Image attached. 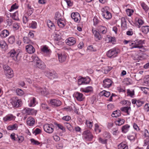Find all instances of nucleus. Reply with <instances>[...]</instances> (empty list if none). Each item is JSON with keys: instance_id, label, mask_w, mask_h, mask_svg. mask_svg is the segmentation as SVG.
I'll return each instance as SVG.
<instances>
[{"instance_id": "obj_1", "label": "nucleus", "mask_w": 149, "mask_h": 149, "mask_svg": "<svg viewBox=\"0 0 149 149\" xmlns=\"http://www.w3.org/2000/svg\"><path fill=\"white\" fill-rule=\"evenodd\" d=\"M32 59L35 62L37 67L40 69H44L46 67V65L44 62H42L38 57L36 55H34L32 56Z\"/></svg>"}, {"instance_id": "obj_2", "label": "nucleus", "mask_w": 149, "mask_h": 149, "mask_svg": "<svg viewBox=\"0 0 149 149\" xmlns=\"http://www.w3.org/2000/svg\"><path fill=\"white\" fill-rule=\"evenodd\" d=\"M3 68L6 76L8 78H11L13 76V70L8 65H3Z\"/></svg>"}, {"instance_id": "obj_3", "label": "nucleus", "mask_w": 149, "mask_h": 149, "mask_svg": "<svg viewBox=\"0 0 149 149\" xmlns=\"http://www.w3.org/2000/svg\"><path fill=\"white\" fill-rule=\"evenodd\" d=\"M20 52L19 50L16 51L15 49H12L8 53V55L13 58V59L15 61H17L18 60V56L19 55Z\"/></svg>"}, {"instance_id": "obj_4", "label": "nucleus", "mask_w": 149, "mask_h": 149, "mask_svg": "<svg viewBox=\"0 0 149 149\" xmlns=\"http://www.w3.org/2000/svg\"><path fill=\"white\" fill-rule=\"evenodd\" d=\"M11 103L15 107L18 108L21 107L22 103L20 99L16 97H13L12 98Z\"/></svg>"}, {"instance_id": "obj_5", "label": "nucleus", "mask_w": 149, "mask_h": 149, "mask_svg": "<svg viewBox=\"0 0 149 149\" xmlns=\"http://www.w3.org/2000/svg\"><path fill=\"white\" fill-rule=\"evenodd\" d=\"M118 52L115 48L110 49L107 53V56L110 58H113L117 56Z\"/></svg>"}, {"instance_id": "obj_6", "label": "nucleus", "mask_w": 149, "mask_h": 149, "mask_svg": "<svg viewBox=\"0 0 149 149\" xmlns=\"http://www.w3.org/2000/svg\"><path fill=\"white\" fill-rule=\"evenodd\" d=\"M43 128L46 132L51 134L54 131V126L52 124H45L44 125Z\"/></svg>"}, {"instance_id": "obj_7", "label": "nucleus", "mask_w": 149, "mask_h": 149, "mask_svg": "<svg viewBox=\"0 0 149 149\" xmlns=\"http://www.w3.org/2000/svg\"><path fill=\"white\" fill-rule=\"evenodd\" d=\"M93 136L89 130L84 131V140L91 141L93 139Z\"/></svg>"}, {"instance_id": "obj_8", "label": "nucleus", "mask_w": 149, "mask_h": 149, "mask_svg": "<svg viewBox=\"0 0 149 149\" xmlns=\"http://www.w3.org/2000/svg\"><path fill=\"white\" fill-rule=\"evenodd\" d=\"M36 91L41 95H47L49 94V92L46 88H42L39 86L36 87Z\"/></svg>"}, {"instance_id": "obj_9", "label": "nucleus", "mask_w": 149, "mask_h": 149, "mask_svg": "<svg viewBox=\"0 0 149 149\" xmlns=\"http://www.w3.org/2000/svg\"><path fill=\"white\" fill-rule=\"evenodd\" d=\"M48 77L52 80H54L56 81L58 78V76L57 74L55 72H48L47 74Z\"/></svg>"}, {"instance_id": "obj_10", "label": "nucleus", "mask_w": 149, "mask_h": 149, "mask_svg": "<svg viewBox=\"0 0 149 149\" xmlns=\"http://www.w3.org/2000/svg\"><path fill=\"white\" fill-rule=\"evenodd\" d=\"M135 41L136 42V46L133 47L141 49L143 47V44L145 43L144 40L137 39Z\"/></svg>"}, {"instance_id": "obj_11", "label": "nucleus", "mask_w": 149, "mask_h": 149, "mask_svg": "<svg viewBox=\"0 0 149 149\" xmlns=\"http://www.w3.org/2000/svg\"><path fill=\"white\" fill-rule=\"evenodd\" d=\"M49 103L55 107H58L61 104L60 101L55 99H51L50 100Z\"/></svg>"}, {"instance_id": "obj_12", "label": "nucleus", "mask_w": 149, "mask_h": 149, "mask_svg": "<svg viewBox=\"0 0 149 149\" xmlns=\"http://www.w3.org/2000/svg\"><path fill=\"white\" fill-rule=\"evenodd\" d=\"M112 81L109 79H107L103 81V86L104 88H109L111 85Z\"/></svg>"}, {"instance_id": "obj_13", "label": "nucleus", "mask_w": 149, "mask_h": 149, "mask_svg": "<svg viewBox=\"0 0 149 149\" xmlns=\"http://www.w3.org/2000/svg\"><path fill=\"white\" fill-rule=\"evenodd\" d=\"M26 52L30 54L34 53L35 51V48L32 45H28L26 47Z\"/></svg>"}, {"instance_id": "obj_14", "label": "nucleus", "mask_w": 149, "mask_h": 149, "mask_svg": "<svg viewBox=\"0 0 149 149\" xmlns=\"http://www.w3.org/2000/svg\"><path fill=\"white\" fill-rule=\"evenodd\" d=\"M58 57L60 62L63 63L66 60L67 55L64 53L58 54Z\"/></svg>"}, {"instance_id": "obj_15", "label": "nucleus", "mask_w": 149, "mask_h": 149, "mask_svg": "<svg viewBox=\"0 0 149 149\" xmlns=\"http://www.w3.org/2000/svg\"><path fill=\"white\" fill-rule=\"evenodd\" d=\"M71 18L75 22H77L80 18V15L78 13H72L71 15Z\"/></svg>"}, {"instance_id": "obj_16", "label": "nucleus", "mask_w": 149, "mask_h": 149, "mask_svg": "<svg viewBox=\"0 0 149 149\" xmlns=\"http://www.w3.org/2000/svg\"><path fill=\"white\" fill-rule=\"evenodd\" d=\"M66 43L67 45L70 46L73 45L76 42L74 38H69L66 40Z\"/></svg>"}, {"instance_id": "obj_17", "label": "nucleus", "mask_w": 149, "mask_h": 149, "mask_svg": "<svg viewBox=\"0 0 149 149\" xmlns=\"http://www.w3.org/2000/svg\"><path fill=\"white\" fill-rule=\"evenodd\" d=\"M130 126L128 124H126L123 126L121 128L122 132L123 133L127 132L129 130Z\"/></svg>"}, {"instance_id": "obj_18", "label": "nucleus", "mask_w": 149, "mask_h": 149, "mask_svg": "<svg viewBox=\"0 0 149 149\" xmlns=\"http://www.w3.org/2000/svg\"><path fill=\"white\" fill-rule=\"evenodd\" d=\"M14 118V117L12 115H8L3 118V120L5 122L13 120Z\"/></svg>"}, {"instance_id": "obj_19", "label": "nucleus", "mask_w": 149, "mask_h": 149, "mask_svg": "<svg viewBox=\"0 0 149 149\" xmlns=\"http://www.w3.org/2000/svg\"><path fill=\"white\" fill-rule=\"evenodd\" d=\"M35 120L32 117H29L28 118L27 121V123L28 125L30 126H32L35 124Z\"/></svg>"}, {"instance_id": "obj_20", "label": "nucleus", "mask_w": 149, "mask_h": 149, "mask_svg": "<svg viewBox=\"0 0 149 149\" xmlns=\"http://www.w3.org/2000/svg\"><path fill=\"white\" fill-rule=\"evenodd\" d=\"M24 111H25V113L28 115H33L34 113V110L33 109L29 108H26L24 110Z\"/></svg>"}, {"instance_id": "obj_21", "label": "nucleus", "mask_w": 149, "mask_h": 149, "mask_svg": "<svg viewBox=\"0 0 149 149\" xmlns=\"http://www.w3.org/2000/svg\"><path fill=\"white\" fill-rule=\"evenodd\" d=\"M125 122V120L120 118H118L117 120L115 121V123L116 125L120 126L124 124Z\"/></svg>"}, {"instance_id": "obj_22", "label": "nucleus", "mask_w": 149, "mask_h": 149, "mask_svg": "<svg viewBox=\"0 0 149 149\" xmlns=\"http://www.w3.org/2000/svg\"><path fill=\"white\" fill-rule=\"evenodd\" d=\"M83 94L82 93L78 92H77L75 94V97L77 98V100L80 101L83 100Z\"/></svg>"}, {"instance_id": "obj_23", "label": "nucleus", "mask_w": 149, "mask_h": 149, "mask_svg": "<svg viewBox=\"0 0 149 149\" xmlns=\"http://www.w3.org/2000/svg\"><path fill=\"white\" fill-rule=\"evenodd\" d=\"M0 47L4 50H6L7 49V45L5 41L3 40L0 41Z\"/></svg>"}, {"instance_id": "obj_24", "label": "nucleus", "mask_w": 149, "mask_h": 149, "mask_svg": "<svg viewBox=\"0 0 149 149\" xmlns=\"http://www.w3.org/2000/svg\"><path fill=\"white\" fill-rule=\"evenodd\" d=\"M92 32L94 34L95 37L97 40H100L102 38L101 36L100 35L99 32L97 31H93L92 30Z\"/></svg>"}, {"instance_id": "obj_25", "label": "nucleus", "mask_w": 149, "mask_h": 149, "mask_svg": "<svg viewBox=\"0 0 149 149\" xmlns=\"http://www.w3.org/2000/svg\"><path fill=\"white\" fill-rule=\"evenodd\" d=\"M121 115V112L120 110H117L113 111L111 114V116L113 117H117Z\"/></svg>"}, {"instance_id": "obj_26", "label": "nucleus", "mask_w": 149, "mask_h": 149, "mask_svg": "<svg viewBox=\"0 0 149 149\" xmlns=\"http://www.w3.org/2000/svg\"><path fill=\"white\" fill-rule=\"evenodd\" d=\"M118 149H128L127 145L123 142L121 143L118 146Z\"/></svg>"}, {"instance_id": "obj_27", "label": "nucleus", "mask_w": 149, "mask_h": 149, "mask_svg": "<svg viewBox=\"0 0 149 149\" xmlns=\"http://www.w3.org/2000/svg\"><path fill=\"white\" fill-rule=\"evenodd\" d=\"M56 22H57L58 26L61 28L64 27L65 25L64 21L61 19L57 20V21H56Z\"/></svg>"}, {"instance_id": "obj_28", "label": "nucleus", "mask_w": 149, "mask_h": 149, "mask_svg": "<svg viewBox=\"0 0 149 149\" xmlns=\"http://www.w3.org/2000/svg\"><path fill=\"white\" fill-rule=\"evenodd\" d=\"M106 12L105 14H102V16L104 18L107 19H110L112 17L111 13L109 11Z\"/></svg>"}, {"instance_id": "obj_29", "label": "nucleus", "mask_w": 149, "mask_h": 149, "mask_svg": "<svg viewBox=\"0 0 149 149\" xmlns=\"http://www.w3.org/2000/svg\"><path fill=\"white\" fill-rule=\"evenodd\" d=\"M141 30L142 32L147 34L149 31V26H143L141 27Z\"/></svg>"}, {"instance_id": "obj_30", "label": "nucleus", "mask_w": 149, "mask_h": 149, "mask_svg": "<svg viewBox=\"0 0 149 149\" xmlns=\"http://www.w3.org/2000/svg\"><path fill=\"white\" fill-rule=\"evenodd\" d=\"M9 34V31L6 30H4L1 33V37L5 38L7 37Z\"/></svg>"}, {"instance_id": "obj_31", "label": "nucleus", "mask_w": 149, "mask_h": 149, "mask_svg": "<svg viewBox=\"0 0 149 149\" xmlns=\"http://www.w3.org/2000/svg\"><path fill=\"white\" fill-rule=\"evenodd\" d=\"M17 124H15L13 125H9L7 127V129L9 130H17Z\"/></svg>"}, {"instance_id": "obj_32", "label": "nucleus", "mask_w": 149, "mask_h": 149, "mask_svg": "<svg viewBox=\"0 0 149 149\" xmlns=\"http://www.w3.org/2000/svg\"><path fill=\"white\" fill-rule=\"evenodd\" d=\"M131 108L130 107H122L120 108V110L123 111H124L127 113L128 115L129 114V110Z\"/></svg>"}, {"instance_id": "obj_33", "label": "nucleus", "mask_w": 149, "mask_h": 149, "mask_svg": "<svg viewBox=\"0 0 149 149\" xmlns=\"http://www.w3.org/2000/svg\"><path fill=\"white\" fill-rule=\"evenodd\" d=\"M47 25L48 27L52 29L55 28V26L53 23L50 20H48L47 21Z\"/></svg>"}, {"instance_id": "obj_34", "label": "nucleus", "mask_w": 149, "mask_h": 149, "mask_svg": "<svg viewBox=\"0 0 149 149\" xmlns=\"http://www.w3.org/2000/svg\"><path fill=\"white\" fill-rule=\"evenodd\" d=\"M41 51L44 53L48 54L49 52V49H48V47L46 46H44L41 48Z\"/></svg>"}, {"instance_id": "obj_35", "label": "nucleus", "mask_w": 149, "mask_h": 149, "mask_svg": "<svg viewBox=\"0 0 149 149\" xmlns=\"http://www.w3.org/2000/svg\"><path fill=\"white\" fill-rule=\"evenodd\" d=\"M100 94L107 97H108L111 94L110 92L104 90L101 92Z\"/></svg>"}, {"instance_id": "obj_36", "label": "nucleus", "mask_w": 149, "mask_h": 149, "mask_svg": "<svg viewBox=\"0 0 149 149\" xmlns=\"http://www.w3.org/2000/svg\"><path fill=\"white\" fill-rule=\"evenodd\" d=\"M93 90V88L92 86H88L84 88V93H90L92 92Z\"/></svg>"}, {"instance_id": "obj_37", "label": "nucleus", "mask_w": 149, "mask_h": 149, "mask_svg": "<svg viewBox=\"0 0 149 149\" xmlns=\"http://www.w3.org/2000/svg\"><path fill=\"white\" fill-rule=\"evenodd\" d=\"M12 18L15 20H19V19L18 17V13L17 11L14 13L12 16Z\"/></svg>"}, {"instance_id": "obj_38", "label": "nucleus", "mask_w": 149, "mask_h": 149, "mask_svg": "<svg viewBox=\"0 0 149 149\" xmlns=\"http://www.w3.org/2000/svg\"><path fill=\"white\" fill-rule=\"evenodd\" d=\"M86 124L87 125V126L88 127L89 129H91L92 126L93 124V122L91 121H90L88 120H86Z\"/></svg>"}, {"instance_id": "obj_39", "label": "nucleus", "mask_w": 149, "mask_h": 149, "mask_svg": "<svg viewBox=\"0 0 149 149\" xmlns=\"http://www.w3.org/2000/svg\"><path fill=\"white\" fill-rule=\"evenodd\" d=\"M29 26L30 28L33 29H36L37 26V23L35 21H32L31 23L29 25Z\"/></svg>"}, {"instance_id": "obj_40", "label": "nucleus", "mask_w": 149, "mask_h": 149, "mask_svg": "<svg viewBox=\"0 0 149 149\" xmlns=\"http://www.w3.org/2000/svg\"><path fill=\"white\" fill-rule=\"evenodd\" d=\"M17 94L19 96L22 95L24 93V92L21 89H17L16 90Z\"/></svg>"}, {"instance_id": "obj_41", "label": "nucleus", "mask_w": 149, "mask_h": 149, "mask_svg": "<svg viewBox=\"0 0 149 149\" xmlns=\"http://www.w3.org/2000/svg\"><path fill=\"white\" fill-rule=\"evenodd\" d=\"M61 17V15L60 13L58 12H57L55 13L54 17V19L55 20H59L61 19L60 17Z\"/></svg>"}, {"instance_id": "obj_42", "label": "nucleus", "mask_w": 149, "mask_h": 149, "mask_svg": "<svg viewBox=\"0 0 149 149\" xmlns=\"http://www.w3.org/2000/svg\"><path fill=\"white\" fill-rule=\"evenodd\" d=\"M23 41L24 43L26 44L30 43L31 42V40L28 37H24Z\"/></svg>"}, {"instance_id": "obj_43", "label": "nucleus", "mask_w": 149, "mask_h": 149, "mask_svg": "<svg viewBox=\"0 0 149 149\" xmlns=\"http://www.w3.org/2000/svg\"><path fill=\"white\" fill-rule=\"evenodd\" d=\"M8 41L11 44H12L14 43L15 41L14 37V36L10 37L8 39Z\"/></svg>"}, {"instance_id": "obj_44", "label": "nucleus", "mask_w": 149, "mask_h": 149, "mask_svg": "<svg viewBox=\"0 0 149 149\" xmlns=\"http://www.w3.org/2000/svg\"><path fill=\"white\" fill-rule=\"evenodd\" d=\"M31 142L34 145H39L41 144L40 142L33 139H31Z\"/></svg>"}, {"instance_id": "obj_45", "label": "nucleus", "mask_w": 149, "mask_h": 149, "mask_svg": "<svg viewBox=\"0 0 149 149\" xmlns=\"http://www.w3.org/2000/svg\"><path fill=\"white\" fill-rule=\"evenodd\" d=\"M126 12L127 15L129 16H130L132 14L134 11L132 10L127 9L126 10Z\"/></svg>"}, {"instance_id": "obj_46", "label": "nucleus", "mask_w": 149, "mask_h": 149, "mask_svg": "<svg viewBox=\"0 0 149 149\" xmlns=\"http://www.w3.org/2000/svg\"><path fill=\"white\" fill-rule=\"evenodd\" d=\"M36 102V99L35 97H33L32 100H31L30 104V106L31 107L34 106L35 105Z\"/></svg>"}, {"instance_id": "obj_47", "label": "nucleus", "mask_w": 149, "mask_h": 149, "mask_svg": "<svg viewBox=\"0 0 149 149\" xmlns=\"http://www.w3.org/2000/svg\"><path fill=\"white\" fill-rule=\"evenodd\" d=\"M87 50L90 52H95L96 49L93 48L92 45H90L87 48Z\"/></svg>"}, {"instance_id": "obj_48", "label": "nucleus", "mask_w": 149, "mask_h": 149, "mask_svg": "<svg viewBox=\"0 0 149 149\" xmlns=\"http://www.w3.org/2000/svg\"><path fill=\"white\" fill-rule=\"evenodd\" d=\"M84 83V78L81 77L78 80V84L79 85H81Z\"/></svg>"}, {"instance_id": "obj_49", "label": "nucleus", "mask_w": 149, "mask_h": 149, "mask_svg": "<svg viewBox=\"0 0 149 149\" xmlns=\"http://www.w3.org/2000/svg\"><path fill=\"white\" fill-rule=\"evenodd\" d=\"M141 6L146 11L148 10V7L144 3H141Z\"/></svg>"}, {"instance_id": "obj_50", "label": "nucleus", "mask_w": 149, "mask_h": 149, "mask_svg": "<svg viewBox=\"0 0 149 149\" xmlns=\"http://www.w3.org/2000/svg\"><path fill=\"white\" fill-rule=\"evenodd\" d=\"M125 81L127 85H130L132 84L131 79L129 78H127L125 79Z\"/></svg>"}, {"instance_id": "obj_51", "label": "nucleus", "mask_w": 149, "mask_h": 149, "mask_svg": "<svg viewBox=\"0 0 149 149\" xmlns=\"http://www.w3.org/2000/svg\"><path fill=\"white\" fill-rule=\"evenodd\" d=\"M136 136V134L134 133L133 135L128 136L127 137L128 139L130 141H133L134 140L135 137Z\"/></svg>"}, {"instance_id": "obj_52", "label": "nucleus", "mask_w": 149, "mask_h": 149, "mask_svg": "<svg viewBox=\"0 0 149 149\" xmlns=\"http://www.w3.org/2000/svg\"><path fill=\"white\" fill-rule=\"evenodd\" d=\"M90 78L88 77L87 76L84 77V84H87L89 83L91 81Z\"/></svg>"}, {"instance_id": "obj_53", "label": "nucleus", "mask_w": 149, "mask_h": 149, "mask_svg": "<svg viewBox=\"0 0 149 149\" xmlns=\"http://www.w3.org/2000/svg\"><path fill=\"white\" fill-rule=\"evenodd\" d=\"M100 31L102 34H105L107 32L106 28L104 26H102L100 28Z\"/></svg>"}, {"instance_id": "obj_54", "label": "nucleus", "mask_w": 149, "mask_h": 149, "mask_svg": "<svg viewBox=\"0 0 149 149\" xmlns=\"http://www.w3.org/2000/svg\"><path fill=\"white\" fill-rule=\"evenodd\" d=\"M144 103L143 101H141L140 100H137L136 105L137 107H138L141 106Z\"/></svg>"}, {"instance_id": "obj_55", "label": "nucleus", "mask_w": 149, "mask_h": 149, "mask_svg": "<svg viewBox=\"0 0 149 149\" xmlns=\"http://www.w3.org/2000/svg\"><path fill=\"white\" fill-rule=\"evenodd\" d=\"M56 125H57V126L60 129H61L63 130V131L65 132V128L63 127L61 124H58L57 123H56L55 124Z\"/></svg>"}, {"instance_id": "obj_56", "label": "nucleus", "mask_w": 149, "mask_h": 149, "mask_svg": "<svg viewBox=\"0 0 149 149\" xmlns=\"http://www.w3.org/2000/svg\"><path fill=\"white\" fill-rule=\"evenodd\" d=\"M19 26L18 23H15L13 25V29L15 30H17L19 29Z\"/></svg>"}, {"instance_id": "obj_57", "label": "nucleus", "mask_w": 149, "mask_h": 149, "mask_svg": "<svg viewBox=\"0 0 149 149\" xmlns=\"http://www.w3.org/2000/svg\"><path fill=\"white\" fill-rule=\"evenodd\" d=\"M41 132V130L39 128H37L33 131V133L35 134V135H36L40 133Z\"/></svg>"}, {"instance_id": "obj_58", "label": "nucleus", "mask_w": 149, "mask_h": 149, "mask_svg": "<svg viewBox=\"0 0 149 149\" xmlns=\"http://www.w3.org/2000/svg\"><path fill=\"white\" fill-rule=\"evenodd\" d=\"M18 6H16V3L12 5L10 8V9L9 10V11L11 12L14 9L17 8Z\"/></svg>"}, {"instance_id": "obj_59", "label": "nucleus", "mask_w": 149, "mask_h": 149, "mask_svg": "<svg viewBox=\"0 0 149 149\" xmlns=\"http://www.w3.org/2000/svg\"><path fill=\"white\" fill-rule=\"evenodd\" d=\"M121 26L123 25L125 26L126 25V21L125 18L124 17L121 18Z\"/></svg>"}, {"instance_id": "obj_60", "label": "nucleus", "mask_w": 149, "mask_h": 149, "mask_svg": "<svg viewBox=\"0 0 149 149\" xmlns=\"http://www.w3.org/2000/svg\"><path fill=\"white\" fill-rule=\"evenodd\" d=\"M99 141L102 144H106L107 143V140L103 139L101 138L100 137L99 139Z\"/></svg>"}, {"instance_id": "obj_61", "label": "nucleus", "mask_w": 149, "mask_h": 149, "mask_svg": "<svg viewBox=\"0 0 149 149\" xmlns=\"http://www.w3.org/2000/svg\"><path fill=\"white\" fill-rule=\"evenodd\" d=\"M6 22L7 25L10 26L13 23V21L10 19H8L6 20Z\"/></svg>"}, {"instance_id": "obj_62", "label": "nucleus", "mask_w": 149, "mask_h": 149, "mask_svg": "<svg viewBox=\"0 0 149 149\" xmlns=\"http://www.w3.org/2000/svg\"><path fill=\"white\" fill-rule=\"evenodd\" d=\"M127 93L131 97H132L134 94V91H131L130 90H127Z\"/></svg>"}, {"instance_id": "obj_63", "label": "nucleus", "mask_w": 149, "mask_h": 149, "mask_svg": "<svg viewBox=\"0 0 149 149\" xmlns=\"http://www.w3.org/2000/svg\"><path fill=\"white\" fill-rule=\"evenodd\" d=\"M71 119V117L70 116H63L62 118V119L65 120L66 121H68Z\"/></svg>"}, {"instance_id": "obj_64", "label": "nucleus", "mask_w": 149, "mask_h": 149, "mask_svg": "<svg viewBox=\"0 0 149 149\" xmlns=\"http://www.w3.org/2000/svg\"><path fill=\"white\" fill-rule=\"evenodd\" d=\"M144 136L145 137H149V133L148 130H147L145 129L144 131Z\"/></svg>"}]
</instances>
